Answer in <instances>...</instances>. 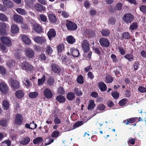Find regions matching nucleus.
<instances>
[{
  "label": "nucleus",
  "instance_id": "16",
  "mask_svg": "<svg viewBox=\"0 0 146 146\" xmlns=\"http://www.w3.org/2000/svg\"><path fill=\"white\" fill-rule=\"evenodd\" d=\"M70 51L72 55L74 57H78L80 54L79 50L74 48H71L70 49Z\"/></svg>",
  "mask_w": 146,
  "mask_h": 146
},
{
  "label": "nucleus",
  "instance_id": "60",
  "mask_svg": "<svg viewBox=\"0 0 146 146\" xmlns=\"http://www.w3.org/2000/svg\"><path fill=\"white\" fill-rule=\"evenodd\" d=\"M25 85L27 87H29L31 86V83L29 81L28 78H25L24 79Z\"/></svg>",
  "mask_w": 146,
  "mask_h": 146
},
{
  "label": "nucleus",
  "instance_id": "56",
  "mask_svg": "<svg viewBox=\"0 0 146 146\" xmlns=\"http://www.w3.org/2000/svg\"><path fill=\"white\" fill-rule=\"evenodd\" d=\"M111 95L115 99H117L119 97V94L117 92H112Z\"/></svg>",
  "mask_w": 146,
  "mask_h": 146
},
{
  "label": "nucleus",
  "instance_id": "37",
  "mask_svg": "<svg viewBox=\"0 0 146 146\" xmlns=\"http://www.w3.org/2000/svg\"><path fill=\"white\" fill-rule=\"evenodd\" d=\"M102 35L105 36H108L110 34V30L108 29H103L100 31Z\"/></svg>",
  "mask_w": 146,
  "mask_h": 146
},
{
  "label": "nucleus",
  "instance_id": "28",
  "mask_svg": "<svg viewBox=\"0 0 146 146\" xmlns=\"http://www.w3.org/2000/svg\"><path fill=\"white\" fill-rule=\"evenodd\" d=\"M34 29L35 31L38 33H41L42 31V27L38 24H35L34 25Z\"/></svg>",
  "mask_w": 146,
  "mask_h": 146
},
{
  "label": "nucleus",
  "instance_id": "38",
  "mask_svg": "<svg viewBox=\"0 0 146 146\" xmlns=\"http://www.w3.org/2000/svg\"><path fill=\"white\" fill-rule=\"evenodd\" d=\"M46 80L45 76L43 75L38 80V86L42 85L44 83Z\"/></svg>",
  "mask_w": 146,
  "mask_h": 146
},
{
  "label": "nucleus",
  "instance_id": "50",
  "mask_svg": "<svg viewBox=\"0 0 146 146\" xmlns=\"http://www.w3.org/2000/svg\"><path fill=\"white\" fill-rule=\"evenodd\" d=\"M139 62L138 61H136L133 63V71H135L138 70L139 67Z\"/></svg>",
  "mask_w": 146,
  "mask_h": 146
},
{
  "label": "nucleus",
  "instance_id": "34",
  "mask_svg": "<svg viewBox=\"0 0 146 146\" xmlns=\"http://www.w3.org/2000/svg\"><path fill=\"white\" fill-rule=\"evenodd\" d=\"M124 57L129 62L133 61L134 58L133 55L131 53L126 54L124 56Z\"/></svg>",
  "mask_w": 146,
  "mask_h": 146
},
{
  "label": "nucleus",
  "instance_id": "29",
  "mask_svg": "<svg viewBox=\"0 0 146 146\" xmlns=\"http://www.w3.org/2000/svg\"><path fill=\"white\" fill-rule=\"evenodd\" d=\"M56 100L60 103H63L66 101V98L65 97L62 95H60L56 96Z\"/></svg>",
  "mask_w": 146,
  "mask_h": 146
},
{
  "label": "nucleus",
  "instance_id": "8",
  "mask_svg": "<svg viewBox=\"0 0 146 146\" xmlns=\"http://www.w3.org/2000/svg\"><path fill=\"white\" fill-rule=\"evenodd\" d=\"M56 31L53 28L49 29L47 33L48 38L50 40H52L56 36Z\"/></svg>",
  "mask_w": 146,
  "mask_h": 146
},
{
  "label": "nucleus",
  "instance_id": "10",
  "mask_svg": "<svg viewBox=\"0 0 146 146\" xmlns=\"http://www.w3.org/2000/svg\"><path fill=\"white\" fill-rule=\"evenodd\" d=\"M99 42L101 46L102 47H108L110 45V43L108 39L102 38L99 40Z\"/></svg>",
  "mask_w": 146,
  "mask_h": 146
},
{
  "label": "nucleus",
  "instance_id": "51",
  "mask_svg": "<svg viewBox=\"0 0 146 146\" xmlns=\"http://www.w3.org/2000/svg\"><path fill=\"white\" fill-rule=\"evenodd\" d=\"M64 45L62 44H60L58 45L57 49L58 52H61L64 49Z\"/></svg>",
  "mask_w": 146,
  "mask_h": 146
},
{
  "label": "nucleus",
  "instance_id": "43",
  "mask_svg": "<svg viewBox=\"0 0 146 146\" xmlns=\"http://www.w3.org/2000/svg\"><path fill=\"white\" fill-rule=\"evenodd\" d=\"M77 82L80 84H82L84 82V77L81 75H78L76 79Z\"/></svg>",
  "mask_w": 146,
  "mask_h": 146
},
{
  "label": "nucleus",
  "instance_id": "11",
  "mask_svg": "<svg viewBox=\"0 0 146 146\" xmlns=\"http://www.w3.org/2000/svg\"><path fill=\"white\" fill-rule=\"evenodd\" d=\"M25 54L26 56L29 58H32L35 55V53L32 49L27 48L25 50Z\"/></svg>",
  "mask_w": 146,
  "mask_h": 146
},
{
  "label": "nucleus",
  "instance_id": "36",
  "mask_svg": "<svg viewBox=\"0 0 146 146\" xmlns=\"http://www.w3.org/2000/svg\"><path fill=\"white\" fill-rule=\"evenodd\" d=\"M75 98L74 93L72 92H68L67 95V99L70 101L73 100Z\"/></svg>",
  "mask_w": 146,
  "mask_h": 146
},
{
  "label": "nucleus",
  "instance_id": "32",
  "mask_svg": "<svg viewBox=\"0 0 146 146\" xmlns=\"http://www.w3.org/2000/svg\"><path fill=\"white\" fill-rule=\"evenodd\" d=\"M66 40L70 44H73L76 41L75 39L72 35L67 36L66 38Z\"/></svg>",
  "mask_w": 146,
  "mask_h": 146
},
{
  "label": "nucleus",
  "instance_id": "42",
  "mask_svg": "<svg viewBox=\"0 0 146 146\" xmlns=\"http://www.w3.org/2000/svg\"><path fill=\"white\" fill-rule=\"evenodd\" d=\"M54 79L53 77H50L47 80V84L50 86L54 85Z\"/></svg>",
  "mask_w": 146,
  "mask_h": 146
},
{
  "label": "nucleus",
  "instance_id": "48",
  "mask_svg": "<svg viewBox=\"0 0 146 146\" xmlns=\"http://www.w3.org/2000/svg\"><path fill=\"white\" fill-rule=\"evenodd\" d=\"M0 20L4 22L8 21V18L5 15L3 14H0Z\"/></svg>",
  "mask_w": 146,
  "mask_h": 146
},
{
  "label": "nucleus",
  "instance_id": "22",
  "mask_svg": "<svg viewBox=\"0 0 146 146\" xmlns=\"http://www.w3.org/2000/svg\"><path fill=\"white\" fill-rule=\"evenodd\" d=\"M30 139L28 137H26L25 138H23L21 141H19L20 144L23 145H27L30 142Z\"/></svg>",
  "mask_w": 146,
  "mask_h": 146
},
{
  "label": "nucleus",
  "instance_id": "53",
  "mask_svg": "<svg viewBox=\"0 0 146 146\" xmlns=\"http://www.w3.org/2000/svg\"><path fill=\"white\" fill-rule=\"evenodd\" d=\"M106 108V106L103 104H99L97 107L96 109L99 111L104 110Z\"/></svg>",
  "mask_w": 146,
  "mask_h": 146
},
{
  "label": "nucleus",
  "instance_id": "21",
  "mask_svg": "<svg viewBox=\"0 0 146 146\" xmlns=\"http://www.w3.org/2000/svg\"><path fill=\"white\" fill-rule=\"evenodd\" d=\"M24 92L20 90H17L15 93V95L17 98L19 99L22 98L24 96Z\"/></svg>",
  "mask_w": 146,
  "mask_h": 146
},
{
  "label": "nucleus",
  "instance_id": "57",
  "mask_svg": "<svg viewBox=\"0 0 146 146\" xmlns=\"http://www.w3.org/2000/svg\"><path fill=\"white\" fill-rule=\"evenodd\" d=\"M15 63L14 62L11 60H9L8 62L6 64L7 66L11 67L14 66L15 65Z\"/></svg>",
  "mask_w": 146,
  "mask_h": 146
},
{
  "label": "nucleus",
  "instance_id": "9",
  "mask_svg": "<svg viewBox=\"0 0 146 146\" xmlns=\"http://www.w3.org/2000/svg\"><path fill=\"white\" fill-rule=\"evenodd\" d=\"M44 96L47 99L51 98L53 96V94L51 91L49 89L46 88L43 92Z\"/></svg>",
  "mask_w": 146,
  "mask_h": 146
},
{
  "label": "nucleus",
  "instance_id": "14",
  "mask_svg": "<svg viewBox=\"0 0 146 146\" xmlns=\"http://www.w3.org/2000/svg\"><path fill=\"white\" fill-rule=\"evenodd\" d=\"M52 69L54 72L58 74L60 73L61 68L59 66L55 63L52 64L51 65Z\"/></svg>",
  "mask_w": 146,
  "mask_h": 146
},
{
  "label": "nucleus",
  "instance_id": "6",
  "mask_svg": "<svg viewBox=\"0 0 146 146\" xmlns=\"http://www.w3.org/2000/svg\"><path fill=\"white\" fill-rule=\"evenodd\" d=\"M9 88L7 85L3 82L0 83V91L3 93L7 94L9 92Z\"/></svg>",
  "mask_w": 146,
  "mask_h": 146
},
{
  "label": "nucleus",
  "instance_id": "26",
  "mask_svg": "<svg viewBox=\"0 0 146 146\" xmlns=\"http://www.w3.org/2000/svg\"><path fill=\"white\" fill-rule=\"evenodd\" d=\"M113 80V78L112 76L109 74H106L105 80V82L106 83H110Z\"/></svg>",
  "mask_w": 146,
  "mask_h": 146
},
{
  "label": "nucleus",
  "instance_id": "30",
  "mask_svg": "<svg viewBox=\"0 0 146 146\" xmlns=\"http://www.w3.org/2000/svg\"><path fill=\"white\" fill-rule=\"evenodd\" d=\"M2 105L3 109L5 110H8L10 106L9 102L7 100H3L2 102Z\"/></svg>",
  "mask_w": 146,
  "mask_h": 146
},
{
  "label": "nucleus",
  "instance_id": "31",
  "mask_svg": "<svg viewBox=\"0 0 146 146\" xmlns=\"http://www.w3.org/2000/svg\"><path fill=\"white\" fill-rule=\"evenodd\" d=\"M11 30L12 33L15 34L19 32V28L17 25L14 24L11 26Z\"/></svg>",
  "mask_w": 146,
  "mask_h": 146
},
{
  "label": "nucleus",
  "instance_id": "7",
  "mask_svg": "<svg viewBox=\"0 0 146 146\" xmlns=\"http://www.w3.org/2000/svg\"><path fill=\"white\" fill-rule=\"evenodd\" d=\"M0 40L1 42L7 46H10L12 45V42L11 40L7 37L2 36L0 38Z\"/></svg>",
  "mask_w": 146,
  "mask_h": 146
},
{
  "label": "nucleus",
  "instance_id": "12",
  "mask_svg": "<svg viewBox=\"0 0 146 146\" xmlns=\"http://www.w3.org/2000/svg\"><path fill=\"white\" fill-rule=\"evenodd\" d=\"M11 84L12 87L15 90L17 89L20 88V82L17 80L12 79Z\"/></svg>",
  "mask_w": 146,
  "mask_h": 146
},
{
  "label": "nucleus",
  "instance_id": "20",
  "mask_svg": "<svg viewBox=\"0 0 146 146\" xmlns=\"http://www.w3.org/2000/svg\"><path fill=\"white\" fill-rule=\"evenodd\" d=\"M61 59L62 63L66 65L70 64L72 62L71 60L69 58H67L66 56H62Z\"/></svg>",
  "mask_w": 146,
  "mask_h": 146
},
{
  "label": "nucleus",
  "instance_id": "5",
  "mask_svg": "<svg viewBox=\"0 0 146 146\" xmlns=\"http://www.w3.org/2000/svg\"><path fill=\"white\" fill-rule=\"evenodd\" d=\"M82 50L84 53H87L90 49L89 42L86 39L84 40L81 44Z\"/></svg>",
  "mask_w": 146,
  "mask_h": 146
},
{
  "label": "nucleus",
  "instance_id": "52",
  "mask_svg": "<svg viewBox=\"0 0 146 146\" xmlns=\"http://www.w3.org/2000/svg\"><path fill=\"white\" fill-rule=\"evenodd\" d=\"M54 117H55L54 119V121L55 124H59L61 123V119L59 118L57 115H54Z\"/></svg>",
  "mask_w": 146,
  "mask_h": 146
},
{
  "label": "nucleus",
  "instance_id": "15",
  "mask_svg": "<svg viewBox=\"0 0 146 146\" xmlns=\"http://www.w3.org/2000/svg\"><path fill=\"white\" fill-rule=\"evenodd\" d=\"M98 87L101 92H104L107 89V86L106 84L103 82L100 81L98 83Z\"/></svg>",
  "mask_w": 146,
  "mask_h": 146
},
{
  "label": "nucleus",
  "instance_id": "25",
  "mask_svg": "<svg viewBox=\"0 0 146 146\" xmlns=\"http://www.w3.org/2000/svg\"><path fill=\"white\" fill-rule=\"evenodd\" d=\"M3 4L7 8H11L13 6V3L9 0H5L3 2Z\"/></svg>",
  "mask_w": 146,
  "mask_h": 146
},
{
  "label": "nucleus",
  "instance_id": "46",
  "mask_svg": "<svg viewBox=\"0 0 146 146\" xmlns=\"http://www.w3.org/2000/svg\"><path fill=\"white\" fill-rule=\"evenodd\" d=\"M38 93L36 92H32L29 94V97L31 98H34L36 97L38 95Z\"/></svg>",
  "mask_w": 146,
  "mask_h": 146
},
{
  "label": "nucleus",
  "instance_id": "59",
  "mask_svg": "<svg viewBox=\"0 0 146 146\" xmlns=\"http://www.w3.org/2000/svg\"><path fill=\"white\" fill-rule=\"evenodd\" d=\"M88 37L89 38L94 37L95 36V32L93 30H89L88 32Z\"/></svg>",
  "mask_w": 146,
  "mask_h": 146
},
{
  "label": "nucleus",
  "instance_id": "1",
  "mask_svg": "<svg viewBox=\"0 0 146 146\" xmlns=\"http://www.w3.org/2000/svg\"><path fill=\"white\" fill-rule=\"evenodd\" d=\"M124 23L126 24L131 23L134 20V16L130 13L125 14L122 17Z\"/></svg>",
  "mask_w": 146,
  "mask_h": 146
},
{
  "label": "nucleus",
  "instance_id": "2",
  "mask_svg": "<svg viewBox=\"0 0 146 146\" xmlns=\"http://www.w3.org/2000/svg\"><path fill=\"white\" fill-rule=\"evenodd\" d=\"M66 25L68 30L70 31H74L77 28V25L76 24L70 21L67 20Z\"/></svg>",
  "mask_w": 146,
  "mask_h": 146
},
{
  "label": "nucleus",
  "instance_id": "54",
  "mask_svg": "<svg viewBox=\"0 0 146 146\" xmlns=\"http://www.w3.org/2000/svg\"><path fill=\"white\" fill-rule=\"evenodd\" d=\"M116 22L115 18L113 17H111L109 19L108 21V24L112 25L114 24Z\"/></svg>",
  "mask_w": 146,
  "mask_h": 146
},
{
  "label": "nucleus",
  "instance_id": "23",
  "mask_svg": "<svg viewBox=\"0 0 146 146\" xmlns=\"http://www.w3.org/2000/svg\"><path fill=\"white\" fill-rule=\"evenodd\" d=\"M21 39L27 45H30L31 43V40L25 35H23L21 36Z\"/></svg>",
  "mask_w": 146,
  "mask_h": 146
},
{
  "label": "nucleus",
  "instance_id": "41",
  "mask_svg": "<svg viewBox=\"0 0 146 146\" xmlns=\"http://www.w3.org/2000/svg\"><path fill=\"white\" fill-rule=\"evenodd\" d=\"M128 102V100L125 98H124L121 100L119 102V105L121 106L125 105Z\"/></svg>",
  "mask_w": 146,
  "mask_h": 146
},
{
  "label": "nucleus",
  "instance_id": "39",
  "mask_svg": "<svg viewBox=\"0 0 146 146\" xmlns=\"http://www.w3.org/2000/svg\"><path fill=\"white\" fill-rule=\"evenodd\" d=\"M122 37L121 40H123L124 39H128L131 37L129 33L127 32H124L122 34Z\"/></svg>",
  "mask_w": 146,
  "mask_h": 146
},
{
  "label": "nucleus",
  "instance_id": "44",
  "mask_svg": "<svg viewBox=\"0 0 146 146\" xmlns=\"http://www.w3.org/2000/svg\"><path fill=\"white\" fill-rule=\"evenodd\" d=\"M138 27L137 24L136 22H133L130 25L129 29L134 30L136 29Z\"/></svg>",
  "mask_w": 146,
  "mask_h": 146
},
{
  "label": "nucleus",
  "instance_id": "61",
  "mask_svg": "<svg viewBox=\"0 0 146 146\" xmlns=\"http://www.w3.org/2000/svg\"><path fill=\"white\" fill-rule=\"evenodd\" d=\"M140 11L143 14L146 13V6L145 5H142L139 7Z\"/></svg>",
  "mask_w": 146,
  "mask_h": 146
},
{
  "label": "nucleus",
  "instance_id": "19",
  "mask_svg": "<svg viewBox=\"0 0 146 146\" xmlns=\"http://www.w3.org/2000/svg\"><path fill=\"white\" fill-rule=\"evenodd\" d=\"M137 117H131L124 120L123 123H124L126 125H129V123H132L136 121Z\"/></svg>",
  "mask_w": 146,
  "mask_h": 146
},
{
  "label": "nucleus",
  "instance_id": "45",
  "mask_svg": "<svg viewBox=\"0 0 146 146\" xmlns=\"http://www.w3.org/2000/svg\"><path fill=\"white\" fill-rule=\"evenodd\" d=\"M45 52L47 55L50 54L52 53L53 52V50L51 47L49 46H47L45 48Z\"/></svg>",
  "mask_w": 146,
  "mask_h": 146
},
{
  "label": "nucleus",
  "instance_id": "62",
  "mask_svg": "<svg viewBox=\"0 0 146 146\" xmlns=\"http://www.w3.org/2000/svg\"><path fill=\"white\" fill-rule=\"evenodd\" d=\"M39 17L41 20L44 22H45L46 21V17L44 14H41L39 15Z\"/></svg>",
  "mask_w": 146,
  "mask_h": 146
},
{
  "label": "nucleus",
  "instance_id": "4",
  "mask_svg": "<svg viewBox=\"0 0 146 146\" xmlns=\"http://www.w3.org/2000/svg\"><path fill=\"white\" fill-rule=\"evenodd\" d=\"M23 118L22 115L20 113H17L15 116V124L18 126L21 125L23 123Z\"/></svg>",
  "mask_w": 146,
  "mask_h": 146
},
{
  "label": "nucleus",
  "instance_id": "18",
  "mask_svg": "<svg viewBox=\"0 0 146 146\" xmlns=\"http://www.w3.org/2000/svg\"><path fill=\"white\" fill-rule=\"evenodd\" d=\"M13 17L14 21L18 23H21L23 21L22 17L21 15L15 14L13 15Z\"/></svg>",
  "mask_w": 146,
  "mask_h": 146
},
{
  "label": "nucleus",
  "instance_id": "40",
  "mask_svg": "<svg viewBox=\"0 0 146 146\" xmlns=\"http://www.w3.org/2000/svg\"><path fill=\"white\" fill-rule=\"evenodd\" d=\"M83 124L84 122L82 121H77L74 123L73 125V128L71 129V130L75 129L76 128L83 125Z\"/></svg>",
  "mask_w": 146,
  "mask_h": 146
},
{
  "label": "nucleus",
  "instance_id": "17",
  "mask_svg": "<svg viewBox=\"0 0 146 146\" xmlns=\"http://www.w3.org/2000/svg\"><path fill=\"white\" fill-rule=\"evenodd\" d=\"M123 6L121 3H119L116 5L114 9L112 8L111 9V11L112 13H115L116 11H120L122 9Z\"/></svg>",
  "mask_w": 146,
  "mask_h": 146
},
{
  "label": "nucleus",
  "instance_id": "63",
  "mask_svg": "<svg viewBox=\"0 0 146 146\" xmlns=\"http://www.w3.org/2000/svg\"><path fill=\"white\" fill-rule=\"evenodd\" d=\"M93 50L94 52L100 55L101 54V52L100 50L97 47H93Z\"/></svg>",
  "mask_w": 146,
  "mask_h": 146
},
{
  "label": "nucleus",
  "instance_id": "13",
  "mask_svg": "<svg viewBox=\"0 0 146 146\" xmlns=\"http://www.w3.org/2000/svg\"><path fill=\"white\" fill-rule=\"evenodd\" d=\"M34 40L36 43L41 44L44 43L46 41V39L43 36H36L34 38Z\"/></svg>",
  "mask_w": 146,
  "mask_h": 146
},
{
  "label": "nucleus",
  "instance_id": "58",
  "mask_svg": "<svg viewBox=\"0 0 146 146\" xmlns=\"http://www.w3.org/2000/svg\"><path fill=\"white\" fill-rule=\"evenodd\" d=\"M17 12L22 15H25L26 14L25 10L21 8H17L16 10Z\"/></svg>",
  "mask_w": 146,
  "mask_h": 146
},
{
  "label": "nucleus",
  "instance_id": "55",
  "mask_svg": "<svg viewBox=\"0 0 146 146\" xmlns=\"http://www.w3.org/2000/svg\"><path fill=\"white\" fill-rule=\"evenodd\" d=\"M60 135L59 132L57 130L54 131L52 133L51 136L52 137H58Z\"/></svg>",
  "mask_w": 146,
  "mask_h": 146
},
{
  "label": "nucleus",
  "instance_id": "33",
  "mask_svg": "<svg viewBox=\"0 0 146 146\" xmlns=\"http://www.w3.org/2000/svg\"><path fill=\"white\" fill-rule=\"evenodd\" d=\"M73 91V93L77 96H80L82 95L83 93L81 90L79 88L76 87L74 88Z\"/></svg>",
  "mask_w": 146,
  "mask_h": 146
},
{
  "label": "nucleus",
  "instance_id": "27",
  "mask_svg": "<svg viewBox=\"0 0 146 146\" xmlns=\"http://www.w3.org/2000/svg\"><path fill=\"white\" fill-rule=\"evenodd\" d=\"M96 106L94 101L92 100L89 101V104L88 106V110H92L94 109Z\"/></svg>",
  "mask_w": 146,
  "mask_h": 146
},
{
  "label": "nucleus",
  "instance_id": "47",
  "mask_svg": "<svg viewBox=\"0 0 146 146\" xmlns=\"http://www.w3.org/2000/svg\"><path fill=\"white\" fill-rule=\"evenodd\" d=\"M42 140L43 139L42 138L38 137L34 139L33 142L34 144L36 145L41 142Z\"/></svg>",
  "mask_w": 146,
  "mask_h": 146
},
{
  "label": "nucleus",
  "instance_id": "35",
  "mask_svg": "<svg viewBox=\"0 0 146 146\" xmlns=\"http://www.w3.org/2000/svg\"><path fill=\"white\" fill-rule=\"evenodd\" d=\"M35 9L37 11L39 12H41L42 10H45V7H43V6L40 3L36 4L35 6Z\"/></svg>",
  "mask_w": 146,
  "mask_h": 146
},
{
  "label": "nucleus",
  "instance_id": "64",
  "mask_svg": "<svg viewBox=\"0 0 146 146\" xmlns=\"http://www.w3.org/2000/svg\"><path fill=\"white\" fill-rule=\"evenodd\" d=\"M138 91L141 93L146 92V88L139 86L138 88Z\"/></svg>",
  "mask_w": 146,
  "mask_h": 146
},
{
  "label": "nucleus",
  "instance_id": "24",
  "mask_svg": "<svg viewBox=\"0 0 146 146\" xmlns=\"http://www.w3.org/2000/svg\"><path fill=\"white\" fill-rule=\"evenodd\" d=\"M48 17L49 20L50 22L55 23L56 22L57 19L55 15L53 13H50L49 14Z\"/></svg>",
  "mask_w": 146,
  "mask_h": 146
},
{
  "label": "nucleus",
  "instance_id": "3",
  "mask_svg": "<svg viewBox=\"0 0 146 146\" xmlns=\"http://www.w3.org/2000/svg\"><path fill=\"white\" fill-rule=\"evenodd\" d=\"M21 68L25 70L27 72L31 71L34 69L33 66L29 64V62H24L21 64Z\"/></svg>",
  "mask_w": 146,
  "mask_h": 146
},
{
  "label": "nucleus",
  "instance_id": "49",
  "mask_svg": "<svg viewBox=\"0 0 146 146\" xmlns=\"http://www.w3.org/2000/svg\"><path fill=\"white\" fill-rule=\"evenodd\" d=\"M57 92L58 94L62 95L64 94L65 91L64 88L60 86L58 88Z\"/></svg>",
  "mask_w": 146,
  "mask_h": 146
}]
</instances>
